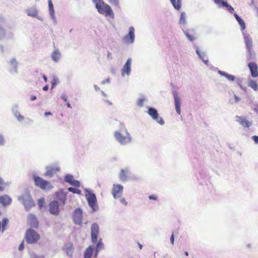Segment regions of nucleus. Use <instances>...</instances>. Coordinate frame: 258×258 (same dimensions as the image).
Listing matches in <instances>:
<instances>
[{"label":"nucleus","instance_id":"nucleus-58","mask_svg":"<svg viewBox=\"0 0 258 258\" xmlns=\"http://www.w3.org/2000/svg\"><path fill=\"white\" fill-rule=\"evenodd\" d=\"M197 51V54H198L200 56H201L200 54V51H199V50H197V51Z\"/></svg>","mask_w":258,"mask_h":258},{"label":"nucleus","instance_id":"nucleus-44","mask_svg":"<svg viewBox=\"0 0 258 258\" xmlns=\"http://www.w3.org/2000/svg\"><path fill=\"white\" fill-rule=\"evenodd\" d=\"M149 199L150 200H157V196L156 195H151L149 197Z\"/></svg>","mask_w":258,"mask_h":258},{"label":"nucleus","instance_id":"nucleus-10","mask_svg":"<svg viewBox=\"0 0 258 258\" xmlns=\"http://www.w3.org/2000/svg\"><path fill=\"white\" fill-rule=\"evenodd\" d=\"M87 201L89 205L93 209L96 207L97 200L95 194L92 192H89L86 195Z\"/></svg>","mask_w":258,"mask_h":258},{"label":"nucleus","instance_id":"nucleus-50","mask_svg":"<svg viewBox=\"0 0 258 258\" xmlns=\"http://www.w3.org/2000/svg\"><path fill=\"white\" fill-rule=\"evenodd\" d=\"M61 98L64 101H67V96L65 94H63L62 95H61Z\"/></svg>","mask_w":258,"mask_h":258},{"label":"nucleus","instance_id":"nucleus-15","mask_svg":"<svg viewBox=\"0 0 258 258\" xmlns=\"http://www.w3.org/2000/svg\"><path fill=\"white\" fill-rule=\"evenodd\" d=\"M12 202L11 198L8 195L0 196V203L3 206L9 205Z\"/></svg>","mask_w":258,"mask_h":258},{"label":"nucleus","instance_id":"nucleus-49","mask_svg":"<svg viewBox=\"0 0 258 258\" xmlns=\"http://www.w3.org/2000/svg\"><path fill=\"white\" fill-rule=\"evenodd\" d=\"M170 241L172 245L174 244V234L172 233L171 237H170Z\"/></svg>","mask_w":258,"mask_h":258},{"label":"nucleus","instance_id":"nucleus-9","mask_svg":"<svg viewBox=\"0 0 258 258\" xmlns=\"http://www.w3.org/2000/svg\"><path fill=\"white\" fill-rule=\"evenodd\" d=\"M49 211L50 214L58 215L59 213L58 203L56 201H52L49 205Z\"/></svg>","mask_w":258,"mask_h":258},{"label":"nucleus","instance_id":"nucleus-42","mask_svg":"<svg viewBox=\"0 0 258 258\" xmlns=\"http://www.w3.org/2000/svg\"><path fill=\"white\" fill-rule=\"evenodd\" d=\"M71 184L77 187H79L80 185L79 181L76 180L74 179H73V181L71 183Z\"/></svg>","mask_w":258,"mask_h":258},{"label":"nucleus","instance_id":"nucleus-3","mask_svg":"<svg viewBox=\"0 0 258 258\" xmlns=\"http://www.w3.org/2000/svg\"><path fill=\"white\" fill-rule=\"evenodd\" d=\"M33 179L35 185L42 189H50L53 187L52 185L48 181L39 176H34Z\"/></svg>","mask_w":258,"mask_h":258},{"label":"nucleus","instance_id":"nucleus-57","mask_svg":"<svg viewBox=\"0 0 258 258\" xmlns=\"http://www.w3.org/2000/svg\"><path fill=\"white\" fill-rule=\"evenodd\" d=\"M67 107H69V108H72L71 106V104L69 102H67Z\"/></svg>","mask_w":258,"mask_h":258},{"label":"nucleus","instance_id":"nucleus-43","mask_svg":"<svg viewBox=\"0 0 258 258\" xmlns=\"http://www.w3.org/2000/svg\"><path fill=\"white\" fill-rule=\"evenodd\" d=\"M16 116L19 121H22L24 119V117L20 113L16 114Z\"/></svg>","mask_w":258,"mask_h":258},{"label":"nucleus","instance_id":"nucleus-62","mask_svg":"<svg viewBox=\"0 0 258 258\" xmlns=\"http://www.w3.org/2000/svg\"><path fill=\"white\" fill-rule=\"evenodd\" d=\"M182 19L184 21L183 16V15H181V20H182Z\"/></svg>","mask_w":258,"mask_h":258},{"label":"nucleus","instance_id":"nucleus-56","mask_svg":"<svg viewBox=\"0 0 258 258\" xmlns=\"http://www.w3.org/2000/svg\"><path fill=\"white\" fill-rule=\"evenodd\" d=\"M33 205H34L33 203L32 202V201L31 200H30V202H29V206L30 207H31L32 206H33Z\"/></svg>","mask_w":258,"mask_h":258},{"label":"nucleus","instance_id":"nucleus-46","mask_svg":"<svg viewBox=\"0 0 258 258\" xmlns=\"http://www.w3.org/2000/svg\"><path fill=\"white\" fill-rule=\"evenodd\" d=\"M120 202L125 206H126L127 205V202L126 201L124 198L121 199Z\"/></svg>","mask_w":258,"mask_h":258},{"label":"nucleus","instance_id":"nucleus-2","mask_svg":"<svg viewBox=\"0 0 258 258\" xmlns=\"http://www.w3.org/2000/svg\"><path fill=\"white\" fill-rule=\"evenodd\" d=\"M25 238L27 243L32 244L37 242L40 236L35 231L29 229L26 231Z\"/></svg>","mask_w":258,"mask_h":258},{"label":"nucleus","instance_id":"nucleus-60","mask_svg":"<svg viewBox=\"0 0 258 258\" xmlns=\"http://www.w3.org/2000/svg\"><path fill=\"white\" fill-rule=\"evenodd\" d=\"M139 246L140 249H141L142 248V245L141 244H139Z\"/></svg>","mask_w":258,"mask_h":258},{"label":"nucleus","instance_id":"nucleus-12","mask_svg":"<svg viewBox=\"0 0 258 258\" xmlns=\"http://www.w3.org/2000/svg\"><path fill=\"white\" fill-rule=\"evenodd\" d=\"M27 220L28 223L31 227L38 228L39 223L35 216L33 214H30L28 217Z\"/></svg>","mask_w":258,"mask_h":258},{"label":"nucleus","instance_id":"nucleus-40","mask_svg":"<svg viewBox=\"0 0 258 258\" xmlns=\"http://www.w3.org/2000/svg\"><path fill=\"white\" fill-rule=\"evenodd\" d=\"M186 37L188 38L189 40L190 41H192L195 40V38L192 34H189L188 33H187L186 34Z\"/></svg>","mask_w":258,"mask_h":258},{"label":"nucleus","instance_id":"nucleus-47","mask_svg":"<svg viewBox=\"0 0 258 258\" xmlns=\"http://www.w3.org/2000/svg\"><path fill=\"white\" fill-rule=\"evenodd\" d=\"M252 139L253 140L255 143L258 144V136H252Z\"/></svg>","mask_w":258,"mask_h":258},{"label":"nucleus","instance_id":"nucleus-11","mask_svg":"<svg viewBox=\"0 0 258 258\" xmlns=\"http://www.w3.org/2000/svg\"><path fill=\"white\" fill-rule=\"evenodd\" d=\"M115 137L121 144H125L131 142V138L129 137H124L118 132L115 133Z\"/></svg>","mask_w":258,"mask_h":258},{"label":"nucleus","instance_id":"nucleus-55","mask_svg":"<svg viewBox=\"0 0 258 258\" xmlns=\"http://www.w3.org/2000/svg\"><path fill=\"white\" fill-rule=\"evenodd\" d=\"M42 77H43V79H44V81H45V82H46L47 81V77H46V76H45V75H43V76H42Z\"/></svg>","mask_w":258,"mask_h":258},{"label":"nucleus","instance_id":"nucleus-1","mask_svg":"<svg viewBox=\"0 0 258 258\" xmlns=\"http://www.w3.org/2000/svg\"><path fill=\"white\" fill-rule=\"evenodd\" d=\"M95 4L98 12L105 16H109L110 18H114V14L109 5L105 3L103 0H92Z\"/></svg>","mask_w":258,"mask_h":258},{"label":"nucleus","instance_id":"nucleus-25","mask_svg":"<svg viewBox=\"0 0 258 258\" xmlns=\"http://www.w3.org/2000/svg\"><path fill=\"white\" fill-rule=\"evenodd\" d=\"M60 54L58 50H54L52 54L51 58L53 61L57 62L60 58Z\"/></svg>","mask_w":258,"mask_h":258},{"label":"nucleus","instance_id":"nucleus-5","mask_svg":"<svg viewBox=\"0 0 258 258\" xmlns=\"http://www.w3.org/2000/svg\"><path fill=\"white\" fill-rule=\"evenodd\" d=\"M123 187L121 184H113L111 193L114 199L121 197L122 195Z\"/></svg>","mask_w":258,"mask_h":258},{"label":"nucleus","instance_id":"nucleus-51","mask_svg":"<svg viewBox=\"0 0 258 258\" xmlns=\"http://www.w3.org/2000/svg\"><path fill=\"white\" fill-rule=\"evenodd\" d=\"M222 2H224L222 0H214V2L216 4H219L220 3L222 4Z\"/></svg>","mask_w":258,"mask_h":258},{"label":"nucleus","instance_id":"nucleus-35","mask_svg":"<svg viewBox=\"0 0 258 258\" xmlns=\"http://www.w3.org/2000/svg\"><path fill=\"white\" fill-rule=\"evenodd\" d=\"M48 6H49V9L50 13H54V9H53V6L52 4V3L51 2V0H48Z\"/></svg>","mask_w":258,"mask_h":258},{"label":"nucleus","instance_id":"nucleus-61","mask_svg":"<svg viewBox=\"0 0 258 258\" xmlns=\"http://www.w3.org/2000/svg\"><path fill=\"white\" fill-rule=\"evenodd\" d=\"M185 254L186 256H188V253L187 251H186V252H185Z\"/></svg>","mask_w":258,"mask_h":258},{"label":"nucleus","instance_id":"nucleus-63","mask_svg":"<svg viewBox=\"0 0 258 258\" xmlns=\"http://www.w3.org/2000/svg\"><path fill=\"white\" fill-rule=\"evenodd\" d=\"M106 82H109V80L108 79H107V80H106Z\"/></svg>","mask_w":258,"mask_h":258},{"label":"nucleus","instance_id":"nucleus-34","mask_svg":"<svg viewBox=\"0 0 258 258\" xmlns=\"http://www.w3.org/2000/svg\"><path fill=\"white\" fill-rule=\"evenodd\" d=\"M30 258H44L43 255H38L34 252H32L30 254Z\"/></svg>","mask_w":258,"mask_h":258},{"label":"nucleus","instance_id":"nucleus-23","mask_svg":"<svg viewBox=\"0 0 258 258\" xmlns=\"http://www.w3.org/2000/svg\"><path fill=\"white\" fill-rule=\"evenodd\" d=\"M234 17L238 22L239 25L240 26L241 30H244L246 28L244 21L242 19H241L236 14H234Z\"/></svg>","mask_w":258,"mask_h":258},{"label":"nucleus","instance_id":"nucleus-39","mask_svg":"<svg viewBox=\"0 0 258 258\" xmlns=\"http://www.w3.org/2000/svg\"><path fill=\"white\" fill-rule=\"evenodd\" d=\"M73 248L72 246L68 247L66 248V251H67V253H68V254L71 255L73 253Z\"/></svg>","mask_w":258,"mask_h":258},{"label":"nucleus","instance_id":"nucleus-52","mask_svg":"<svg viewBox=\"0 0 258 258\" xmlns=\"http://www.w3.org/2000/svg\"><path fill=\"white\" fill-rule=\"evenodd\" d=\"M36 99V97L34 95H32L31 97H30V100L31 101H34Z\"/></svg>","mask_w":258,"mask_h":258},{"label":"nucleus","instance_id":"nucleus-26","mask_svg":"<svg viewBox=\"0 0 258 258\" xmlns=\"http://www.w3.org/2000/svg\"><path fill=\"white\" fill-rule=\"evenodd\" d=\"M171 3L175 9L179 10L181 8V0H170Z\"/></svg>","mask_w":258,"mask_h":258},{"label":"nucleus","instance_id":"nucleus-32","mask_svg":"<svg viewBox=\"0 0 258 258\" xmlns=\"http://www.w3.org/2000/svg\"><path fill=\"white\" fill-rule=\"evenodd\" d=\"M8 224V219L5 218L3 220L2 222V230L3 231H4L6 229V226H7Z\"/></svg>","mask_w":258,"mask_h":258},{"label":"nucleus","instance_id":"nucleus-48","mask_svg":"<svg viewBox=\"0 0 258 258\" xmlns=\"http://www.w3.org/2000/svg\"><path fill=\"white\" fill-rule=\"evenodd\" d=\"M175 106V109L177 112V113L178 114H180V106Z\"/></svg>","mask_w":258,"mask_h":258},{"label":"nucleus","instance_id":"nucleus-22","mask_svg":"<svg viewBox=\"0 0 258 258\" xmlns=\"http://www.w3.org/2000/svg\"><path fill=\"white\" fill-rule=\"evenodd\" d=\"M248 86L252 88L255 91H258V83L255 80H249L248 83Z\"/></svg>","mask_w":258,"mask_h":258},{"label":"nucleus","instance_id":"nucleus-36","mask_svg":"<svg viewBox=\"0 0 258 258\" xmlns=\"http://www.w3.org/2000/svg\"><path fill=\"white\" fill-rule=\"evenodd\" d=\"M45 203V200L44 198H41L38 201V204L40 208L43 207Z\"/></svg>","mask_w":258,"mask_h":258},{"label":"nucleus","instance_id":"nucleus-33","mask_svg":"<svg viewBox=\"0 0 258 258\" xmlns=\"http://www.w3.org/2000/svg\"><path fill=\"white\" fill-rule=\"evenodd\" d=\"M108 2L112 5L118 7L119 4V0H108Z\"/></svg>","mask_w":258,"mask_h":258},{"label":"nucleus","instance_id":"nucleus-64","mask_svg":"<svg viewBox=\"0 0 258 258\" xmlns=\"http://www.w3.org/2000/svg\"><path fill=\"white\" fill-rule=\"evenodd\" d=\"M24 205H25V208H26V203H24Z\"/></svg>","mask_w":258,"mask_h":258},{"label":"nucleus","instance_id":"nucleus-29","mask_svg":"<svg viewBox=\"0 0 258 258\" xmlns=\"http://www.w3.org/2000/svg\"><path fill=\"white\" fill-rule=\"evenodd\" d=\"M74 179V177L72 175L69 174L67 175L64 178L65 181L70 184H71V183L73 181Z\"/></svg>","mask_w":258,"mask_h":258},{"label":"nucleus","instance_id":"nucleus-27","mask_svg":"<svg viewBox=\"0 0 258 258\" xmlns=\"http://www.w3.org/2000/svg\"><path fill=\"white\" fill-rule=\"evenodd\" d=\"M222 5L223 6L227 8L228 11L231 14H232L234 12V9L226 2H222Z\"/></svg>","mask_w":258,"mask_h":258},{"label":"nucleus","instance_id":"nucleus-8","mask_svg":"<svg viewBox=\"0 0 258 258\" xmlns=\"http://www.w3.org/2000/svg\"><path fill=\"white\" fill-rule=\"evenodd\" d=\"M59 170L60 168L57 165L47 166L46 167V172L44 175L47 176L52 177Z\"/></svg>","mask_w":258,"mask_h":258},{"label":"nucleus","instance_id":"nucleus-6","mask_svg":"<svg viewBox=\"0 0 258 258\" xmlns=\"http://www.w3.org/2000/svg\"><path fill=\"white\" fill-rule=\"evenodd\" d=\"M83 213L80 208L77 209L73 214V220L75 224L81 225L82 223Z\"/></svg>","mask_w":258,"mask_h":258},{"label":"nucleus","instance_id":"nucleus-30","mask_svg":"<svg viewBox=\"0 0 258 258\" xmlns=\"http://www.w3.org/2000/svg\"><path fill=\"white\" fill-rule=\"evenodd\" d=\"M68 190H69V191H70L74 194H81V190H80L78 188H74V187H69L68 188Z\"/></svg>","mask_w":258,"mask_h":258},{"label":"nucleus","instance_id":"nucleus-21","mask_svg":"<svg viewBox=\"0 0 258 258\" xmlns=\"http://www.w3.org/2000/svg\"><path fill=\"white\" fill-rule=\"evenodd\" d=\"M244 40L246 48L248 51L250 52L252 47V40L251 38L248 36L244 37Z\"/></svg>","mask_w":258,"mask_h":258},{"label":"nucleus","instance_id":"nucleus-19","mask_svg":"<svg viewBox=\"0 0 258 258\" xmlns=\"http://www.w3.org/2000/svg\"><path fill=\"white\" fill-rule=\"evenodd\" d=\"M104 248V244L102 241V239H100L97 243L96 246L95 247V251L94 253V257H97L98 254L99 252Z\"/></svg>","mask_w":258,"mask_h":258},{"label":"nucleus","instance_id":"nucleus-7","mask_svg":"<svg viewBox=\"0 0 258 258\" xmlns=\"http://www.w3.org/2000/svg\"><path fill=\"white\" fill-rule=\"evenodd\" d=\"M91 240L93 243H95L97 240L98 236L99 233V228L97 224L93 223L91 228Z\"/></svg>","mask_w":258,"mask_h":258},{"label":"nucleus","instance_id":"nucleus-17","mask_svg":"<svg viewBox=\"0 0 258 258\" xmlns=\"http://www.w3.org/2000/svg\"><path fill=\"white\" fill-rule=\"evenodd\" d=\"M236 119L237 122L245 127H248L251 125L250 122L244 117L236 116Z\"/></svg>","mask_w":258,"mask_h":258},{"label":"nucleus","instance_id":"nucleus-45","mask_svg":"<svg viewBox=\"0 0 258 258\" xmlns=\"http://www.w3.org/2000/svg\"><path fill=\"white\" fill-rule=\"evenodd\" d=\"M24 248V241H23L19 246V249L21 251L23 250Z\"/></svg>","mask_w":258,"mask_h":258},{"label":"nucleus","instance_id":"nucleus-54","mask_svg":"<svg viewBox=\"0 0 258 258\" xmlns=\"http://www.w3.org/2000/svg\"><path fill=\"white\" fill-rule=\"evenodd\" d=\"M48 86H47V85L45 86H44V87H43V90L44 91H47V90H48Z\"/></svg>","mask_w":258,"mask_h":258},{"label":"nucleus","instance_id":"nucleus-16","mask_svg":"<svg viewBox=\"0 0 258 258\" xmlns=\"http://www.w3.org/2000/svg\"><path fill=\"white\" fill-rule=\"evenodd\" d=\"M131 59L128 58L125 64L124 65L122 70L121 74L124 76L125 74L128 75L131 72Z\"/></svg>","mask_w":258,"mask_h":258},{"label":"nucleus","instance_id":"nucleus-38","mask_svg":"<svg viewBox=\"0 0 258 258\" xmlns=\"http://www.w3.org/2000/svg\"><path fill=\"white\" fill-rule=\"evenodd\" d=\"M144 99L140 98L137 101V105L139 107H142L143 106V104H144Z\"/></svg>","mask_w":258,"mask_h":258},{"label":"nucleus","instance_id":"nucleus-59","mask_svg":"<svg viewBox=\"0 0 258 258\" xmlns=\"http://www.w3.org/2000/svg\"><path fill=\"white\" fill-rule=\"evenodd\" d=\"M235 98L236 101H238L239 100V98L236 96H235Z\"/></svg>","mask_w":258,"mask_h":258},{"label":"nucleus","instance_id":"nucleus-13","mask_svg":"<svg viewBox=\"0 0 258 258\" xmlns=\"http://www.w3.org/2000/svg\"><path fill=\"white\" fill-rule=\"evenodd\" d=\"M248 68L250 71L251 75L253 78L258 76V67L256 63L250 62L248 64Z\"/></svg>","mask_w":258,"mask_h":258},{"label":"nucleus","instance_id":"nucleus-28","mask_svg":"<svg viewBox=\"0 0 258 258\" xmlns=\"http://www.w3.org/2000/svg\"><path fill=\"white\" fill-rule=\"evenodd\" d=\"M27 13L29 16L35 17L37 15V11L36 9H29L27 10Z\"/></svg>","mask_w":258,"mask_h":258},{"label":"nucleus","instance_id":"nucleus-37","mask_svg":"<svg viewBox=\"0 0 258 258\" xmlns=\"http://www.w3.org/2000/svg\"><path fill=\"white\" fill-rule=\"evenodd\" d=\"M6 184L3 181V180L0 177V191H3L5 189Z\"/></svg>","mask_w":258,"mask_h":258},{"label":"nucleus","instance_id":"nucleus-31","mask_svg":"<svg viewBox=\"0 0 258 258\" xmlns=\"http://www.w3.org/2000/svg\"><path fill=\"white\" fill-rule=\"evenodd\" d=\"M174 102H175V106H180V99L178 97V95L176 94L174 95Z\"/></svg>","mask_w":258,"mask_h":258},{"label":"nucleus","instance_id":"nucleus-4","mask_svg":"<svg viewBox=\"0 0 258 258\" xmlns=\"http://www.w3.org/2000/svg\"><path fill=\"white\" fill-rule=\"evenodd\" d=\"M148 113L154 120H156L159 124L162 125L164 123V120H163L162 118L159 116L157 110L155 108L149 107Z\"/></svg>","mask_w":258,"mask_h":258},{"label":"nucleus","instance_id":"nucleus-24","mask_svg":"<svg viewBox=\"0 0 258 258\" xmlns=\"http://www.w3.org/2000/svg\"><path fill=\"white\" fill-rule=\"evenodd\" d=\"M219 74L222 76L226 78L228 80L230 81H233L235 80V77L232 75L228 74V73L223 72L221 71H219Z\"/></svg>","mask_w":258,"mask_h":258},{"label":"nucleus","instance_id":"nucleus-41","mask_svg":"<svg viewBox=\"0 0 258 258\" xmlns=\"http://www.w3.org/2000/svg\"><path fill=\"white\" fill-rule=\"evenodd\" d=\"M58 80L56 78H53L51 82V88H53L57 83Z\"/></svg>","mask_w":258,"mask_h":258},{"label":"nucleus","instance_id":"nucleus-20","mask_svg":"<svg viewBox=\"0 0 258 258\" xmlns=\"http://www.w3.org/2000/svg\"><path fill=\"white\" fill-rule=\"evenodd\" d=\"M94 249V248L93 245H90L87 247L84 252V258H91Z\"/></svg>","mask_w":258,"mask_h":258},{"label":"nucleus","instance_id":"nucleus-18","mask_svg":"<svg viewBox=\"0 0 258 258\" xmlns=\"http://www.w3.org/2000/svg\"><path fill=\"white\" fill-rule=\"evenodd\" d=\"M130 174V171L128 168L121 169L119 173V178L122 181L126 180Z\"/></svg>","mask_w":258,"mask_h":258},{"label":"nucleus","instance_id":"nucleus-14","mask_svg":"<svg viewBox=\"0 0 258 258\" xmlns=\"http://www.w3.org/2000/svg\"><path fill=\"white\" fill-rule=\"evenodd\" d=\"M124 39L127 43H133L135 39V29L133 27H130L129 28V32L127 35H126Z\"/></svg>","mask_w":258,"mask_h":258},{"label":"nucleus","instance_id":"nucleus-53","mask_svg":"<svg viewBox=\"0 0 258 258\" xmlns=\"http://www.w3.org/2000/svg\"><path fill=\"white\" fill-rule=\"evenodd\" d=\"M44 115H45V116H48V115H52V113L51 112H45Z\"/></svg>","mask_w":258,"mask_h":258}]
</instances>
